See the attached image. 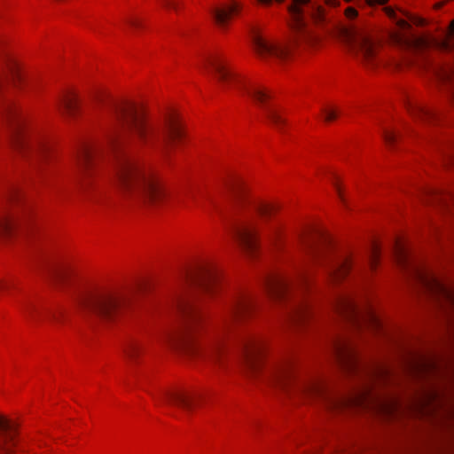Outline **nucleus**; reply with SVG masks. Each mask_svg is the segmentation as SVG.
<instances>
[{
    "label": "nucleus",
    "instance_id": "f257e3e1",
    "mask_svg": "<svg viewBox=\"0 0 454 454\" xmlns=\"http://www.w3.org/2000/svg\"><path fill=\"white\" fill-rule=\"evenodd\" d=\"M111 128L107 133L108 146L114 153L113 184L121 194L157 202L165 196L155 174L135 156L123 152L121 145L129 135L147 148L159 151L168 159L170 142L181 138L183 128L176 117L164 122L147 119L144 110L133 103L111 104L108 109Z\"/></svg>",
    "mask_w": 454,
    "mask_h": 454
},
{
    "label": "nucleus",
    "instance_id": "f03ea898",
    "mask_svg": "<svg viewBox=\"0 0 454 454\" xmlns=\"http://www.w3.org/2000/svg\"><path fill=\"white\" fill-rule=\"evenodd\" d=\"M242 356L247 368L253 374H260L270 384L283 389L294 385V390L307 397H320L331 409L346 405L367 406L376 403L372 395V383L387 377L385 368L362 362L350 342L340 336L332 337L329 348L340 365L348 373L358 375L362 386L350 398L343 399L327 394L324 384L317 380H296L294 364L289 358L264 361V340L254 334L242 337Z\"/></svg>",
    "mask_w": 454,
    "mask_h": 454
},
{
    "label": "nucleus",
    "instance_id": "7ed1b4c3",
    "mask_svg": "<svg viewBox=\"0 0 454 454\" xmlns=\"http://www.w3.org/2000/svg\"><path fill=\"white\" fill-rule=\"evenodd\" d=\"M254 306L246 293L235 294L229 301L222 318L220 329L208 326L200 306L192 301L178 299L175 305L177 325L165 334L169 345L180 346L188 352L215 360L222 352L224 332L231 324L241 320Z\"/></svg>",
    "mask_w": 454,
    "mask_h": 454
},
{
    "label": "nucleus",
    "instance_id": "20e7f679",
    "mask_svg": "<svg viewBox=\"0 0 454 454\" xmlns=\"http://www.w3.org/2000/svg\"><path fill=\"white\" fill-rule=\"evenodd\" d=\"M205 67L212 71L223 90H237L242 94L251 98L260 107L262 108L265 117L275 129L282 132L286 121L282 117L279 111L268 104L270 95L269 91L247 81L239 74L231 69L220 58L210 56L205 60Z\"/></svg>",
    "mask_w": 454,
    "mask_h": 454
},
{
    "label": "nucleus",
    "instance_id": "39448f33",
    "mask_svg": "<svg viewBox=\"0 0 454 454\" xmlns=\"http://www.w3.org/2000/svg\"><path fill=\"white\" fill-rule=\"evenodd\" d=\"M74 302L84 318L103 322L115 321L132 306L130 294L108 288L78 291Z\"/></svg>",
    "mask_w": 454,
    "mask_h": 454
},
{
    "label": "nucleus",
    "instance_id": "423d86ee",
    "mask_svg": "<svg viewBox=\"0 0 454 454\" xmlns=\"http://www.w3.org/2000/svg\"><path fill=\"white\" fill-rule=\"evenodd\" d=\"M301 242L308 260L325 265L331 281L336 282L345 277L355 263L351 254L332 253L330 240L321 234L304 235Z\"/></svg>",
    "mask_w": 454,
    "mask_h": 454
},
{
    "label": "nucleus",
    "instance_id": "0eeeda50",
    "mask_svg": "<svg viewBox=\"0 0 454 454\" xmlns=\"http://www.w3.org/2000/svg\"><path fill=\"white\" fill-rule=\"evenodd\" d=\"M4 118L10 128L12 146L22 154H35L43 158L49 151V147L41 138L32 137L25 130L24 119L16 106L7 100L3 108Z\"/></svg>",
    "mask_w": 454,
    "mask_h": 454
},
{
    "label": "nucleus",
    "instance_id": "6e6552de",
    "mask_svg": "<svg viewBox=\"0 0 454 454\" xmlns=\"http://www.w3.org/2000/svg\"><path fill=\"white\" fill-rule=\"evenodd\" d=\"M104 157L103 147L91 141L82 142L75 153L76 185L81 192L86 193L97 186L98 164Z\"/></svg>",
    "mask_w": 454,
    "mask_h": 454
},
{
    "label": "nucleus",
    "instance_id": "1a4fd4ad",
    "mask_svg": "<svg viewBox=\"0 0 454 454\" xmlns=\"http://www.w3.org/2000/svg\"><path fill=\"white\" fill-rule=\"evenodd\" d=\"M221 216L228 222L230 231L243 248L253 254L258 246V231L254 223L251 220H239L222 209L217 208Z\"/></svg>",
    "mask_w": 454,
    "mask_h": 454
},
{
    "label": "nucleus",
    "instance_id": "9d476101",
    "mask_svg": "<svg viewBox=\"0 0 454 454\" xmlns=\"http://www.w3.org/2000/svg\"><path fill=\"white\" fill-rule=\"evenodd\" d=\"M294 284L293 292L284 301L290 302L289 317L294 322L305 320L310 314V306L301 297V292L309 285V276L305 265L299 270L296 279H292Z\"/></svg>",
    "mask_w": 454,
    "mask_h": 454
},
{
    "label": "nucleus",
    "instance_id": "9b49d317",
    "mask_svg": "<svg viewBox=\"0 0 454 454\" xmlns=\"http://www.w3.org/2000/svg\"><path fill=\"white\" fill-rule=\"evenodd\" d=\"M333 306L338 313L357 325L362 324L361 320H363L374 329H380L381 327V322L378 316L372 310H367L364 313L362 312L356 301L351 296H337L334 300Z\"/></svg>",
    "mask_w": 454,
    "mask_h": 454
},
{
    "label": "nucleus",
    "instance_id": "f8f14e48",
    "mask_svg": "<svg viewBox=\"0 0 454 454\" xmlns=\"http://www.w3.org/2000/svg\"><path fill=\"white\" fill-rule=\"evenodd\" d=\"M288 12L296 26L301 29L306 26L307 16L317 24L324 23L326 20L324 8L312 4L310 0H293V4L288 6Z\"/></svg>",
    "mask_w": 454,
    "mask_h": 454
},
{
    "label": "nucleus",
    "instance_id": "ddd939ff",
    "mask_svg": "<svg viewBox=\"0 0 454 454\" xmlns=\"http://www.w3.org/2000/svg\"><path fill=\"white\" fill-rule=\"evenodd\" d=\"M27 80L25 73L15 59L0 51V93L12 83L18 87Z\"/></svg>",
    "mask_w": 454,
    "mask_h": 454
},
{
    "label": "nucleus",
    "instance_id": "4468645a",
    "mask_svg": "<svg viewBox=\"0 0 454 454\" xmlns=\"http://www.w3.org/2000/svg\"><path fill=\"white\" fill-rule=\"evenodd\" d=\"M294 286V284L292 282V278L282 273H270L264 278L266 292L275 301H285L286 297L293 292Z\"/></svg>",
    "mask_w": 454,
    "mask_h": 454
},
{
    "label": "nucleus",
    "instance_id": "2eb2a0df",
    "mask_svg": "<svg viewBox=\"0 0 454 454\" xmlns=\"http://www.w3.org/2000/svg\"><path fill=\"white\" fill-rule=\"evenodd\" d=\"M352 51L360 55L366 65L375 66L380 62L375 42L366 35H353L346 33Z\"/></svg>",
    "mask_w": 454,
    "mask_h": 454
},
{
    "label": "nucleus",
    "instance_id": "dca6fc26",
    "mask_svg": "<svg viewBox=\"0 0 454 454\" xmlns=\"http://www.w3.org/2000/svg\"><path fill=\"white\" fill-rule=\"evenodd\" d=\"M251 38L254 51L262 58H272L279 60H285L290 54L288 47L267 41L262 36L256 27L252 28Z\"/></svg>",
    "mask_w": 454,
    "mask_h": 454
},
{
    "label": "nucleus",
    "instance_id": "f3484780",
    "mask_svg": "<svg viewBox=\"0 0 454 454\" xmlns=\"http://www.w3.org/2000/svg\"><path fill=\"white\" fill-rule=\"evenodd\" d=\"M416 278L422 287L431 295L439 300H444L454 305V291L433 275H428L419 270H415Z\"/></svg>",
    "mask_w": 454,
    "mask_h": 454
},
{
    "label": "nucleus",
    "instance_id": "a211bd4d",
    "mask_svg": "<svg viewBox=\"0 0 454 454\" xmlns=\"http://www.w3.org/2000/svg\"><path fill=\"white\" fill-rule=\"evenodd\" d=\"M401 31L393 35L394 43L404 50L415 51L427 47L429 42L427 39L419 37L412 34L411 25L404 20L398 21Z\"/></svg>",
    "mask_w": 454,
    "mask_h": 454
},
{
    "label": "nucleus",
    "instance_id": "6ab92c4d",
    "mask_svg": "<svg viewBox=\"0 0 454 454\" xmlns=\"http://www.w3.org/2000/svg\"><path fill=\"white\" fill-rule=\"evenodd\" d=\"M17 425L0 415V454H14L16 446Z\"/></svg>",
    "mask_w": 454,
    "mask_h": 454
},
{
    "label": "nucleus",
    "instance_id": "aec40b11",
    "mask_svg": "<svg viewBox=\"0 0 454 454\" xmlns=\"http://www.w3.org/2000/svg\"><path fill=\"white\" fill-rule=\"evenodd\" d=\"M199 396L180 391H163L160 400L168 405L177 406L186 412H192Z\"/></svg>",
    "mask_w": 454,
    "mask_h": 454
},
{
    "label": "nucleus",
    "instance_id": "412c9836",
    "mask_svg": "<svg viewBox=\"0 0 454 454\" xmlns=\"http://www.w3.org/2000/svg\"><path fill=\"white\" fill-rule=\"evenodd\" d=\"M219 278L215 266L206 264L201 266L195 276V282L205 292H210Z\"/></svg>",
    "mask_w": 454,
    "mask_h": 454
},
{
    "label": "nucleus",
    "instance_id": "4be33fe9",
    "mask_svg": "<svg viewBox=\"0 0 454 454\" xmlns=\"http://www.w3.org/2000/svg\"><path fill=\"white\" fill-rule=\"evenodd\" d=\"M241 6L239 3L236 1H231L230 3L221 7H215L211 12L215 23L220 27H224L232 15L237 14Z\"/></svg>",
    "mask_w": 454,
    "mask_h": 454
},
{
    "label": "nucleus",
    "instance_id": "5701e85b",
    "mask_svg": "<svg viewBox=\"0 0 454 454\" xmlns=\"http://www.w3.org/2000/svg\"><path fill=\"white\" fill-rule=\"evenodd\" d=\"M433 72L454 99V65H437L433 67Z\"/></svg>",
    "mask_w": 454,
    "mask_h": 454
},
{
    "label": "nucleus",
    "instance_id": "b1692460",
    "mask_svg": "<svg viewBox=\"0 0 454 454\" xmlns=\"http://www.w3.org/2000/svg\"><path fill=\"white\" fill-rule=\"evenodd\" d=\"M57 106L59 109L63 108L67 115L70 118L74 117L79 111L77 99L68 96H62L58 98Z\"/></svg>",
    "mask_w": 454,
    "mask_h": 454
},
{
    "label": "nucleus",
    "instance_id": "393cba45",
    "mask_svg": "<svg viewBox=\"0 0 454 454\" xmlns=\"http://www.w3.org/2000/svg\"><path fill=\"white\" fill-rule=\"evenodd\" d=\"M47 274L51 281L59 288L68 280L67 272L64 269L56 265L49 266L47 269Z\"/></svg>",
    "mask_w": 454,
    "mask_h": 454
},
{
    "label": "nucleus",
    "instance_id": "a878e982",
    "mask_svg": "<svg viewBox=\"0 0 454 454\" xmlns=\"http://www.w3.org/2000/svg\"><path fill=\"white\" fill-rule=\"evenodd\" d=\"M409 111L411 114L417 119L421 120L422 121H431L435 118L434 113L426 107L425 106H422L420 104L415 103V104H410Z\"/></svg>",
    "mask_w": 454,
    "mask_h": 454
},
{
    "label": "nucleus",
    "instance_id": "bb28decb",
    "mask_svg": "<svg viewBox=\"0 0 454 454\" xmlns=\"http://www.w3.org/2000/svg\"><path fill=\"white\" fill-rule=\"evenodd\" d=\"M229 191L231 192L232 204L234 207H238L246 202L245 190L239 182H234L230 184Z\"/></svg>",
    "mask_w": 454,
    "mask_h": 454
},
{
    "label": "nucleus",
    "instance_id": "cd10ccee",
    "mask_svg": "<svg viewBox=\"0 0 454 454\" xmlns=\"http://www.w3.org/2000/svg\"><path fill=\"white\" fill-rule=\"evenodd\" d=\"M144 350V344L137 340H131L125 347L124 353L130 362H136L138 355Z\"/></svg>",
    "mask_w": 454,
    "mask_h": 454
},
{
    "label": "nucleus",
    "instance_id": "c85d7f7f",
    "mask_svg": "<svg viewBox=\"0 0 454 454\" xmlns=\"http://www.w3.org/2000/svg\"><path fill=\"white\" fill-rule=\"evenodd\" d=\"M18 224L19 221L6 213L0 214V231L10 232Z\"/></svg>",
    "mask_w": 454,
    "mask_h": 454
},
{
    "label": "nucleus",
    "instance_id": "c756f323",
    "mask_svg": "<svg viewBox=\"0 0 454 454\" xmlns=\"http://www.w3.org/2000/svg\"><path fill=\"white\" fill-rule=\"evenodd\" d=\"M453 37H454V20L450 24V27L448 29V34H447V38H445L442 41H439V42H435V43L440 48H442L443 50H450L453 45V43H452Z\"/></svg>",
    "mask_w": 454,
    "mask_h": 454
},
{
    "label": "nucleus",
    "instance_id": "7c9ffc66",
    "mask_svg": "<svg viewBox=\"0 0 454 454\" xmlns=\"http://www.w3.org/2000/svg\"><path fill=\"white\" fill-rule=\"evenodd\" d=\"M254 210L262 217H268L274 210L273 207L265 203H256Z\"/></svg>",
    "mask_w": 454,
    "mask_h": 454
},
{
    "label": "nucleus",
    "instance_id": "2f4dec72",
    "mask_svg": "<svg viewBox=\"0 0 454 454\" xmlns=\"http://www.w3.org/2000/svg\"><path fill=\"white\" fill-rule=\"evenodd\" d=\"M322 113L325 121H332L335 120L340 114V111L334 107L323 108Z\"/></svg>",
    "mask_w": 454,
    "mask_h": 454
},
{
    "label": "nucleus",
    "instance_id": "473e14b6",
    "mask_svg": "<svg viewBox=\"0 0 454 454\" xmlns=\"http://www.w3.org/2000/svg\"><path fill=\"white\" fill-rule=\"evenodd\" d=\"M22 311L27 317L31 318L36 317L37 314H39L37 308L31 303H25L22 305Z\"/></svg>",
    "mask_w": 454,
    "mask_h": 454
},
{
    "label": "nucleus",
    "instance_id": "72a5a7b5",
    "mask_svg": "<svg viewBox=\"0 0 454 454\" xmlns=\"http://www.w3.org/2000/svg\"><path fill=\"white\" fill-rule=\"evenodd\" d=\"M383 137L388 145H393L398 138V134L394 130L385 129Z\"/></svg>",
    "mask_w": 454,
    "mask_h": 454
},
{
    "label": "nucleus",
    "instance_id": "f704fd0d",
    "mask_svg": "<svg viewBox=\"0 0 454 454\" xmlns=\"http://www.w3.org/2000/svg\"><path fill=\"white\" fill-rule=\"evenodd\" d=\"M397 260L399 262V263L403 264V265H405L406 264V254H405V251L403 247H398L397 248Z\"/></svg>",
    "mask_w": 454,
    "mask_h": 454
},
{
    "label": "nucleus",
    "instance_id": "c9c22d12",
    "mask_svg": "<svg viewBox=\"0 0 454 454\" xmlns=\"http://www.w3.org/2000/svg\"><path fill=\"white\" fill-rule=\"evenodd\" d=\"M334 186H335V190H336V192L338 194V197L340 199V200L343 203V204H346V200H345V197H344V194L342 192V190L340 188V186L339 185L338 182L335 181L334 182Z\"/></svg>",
    "mask_w": 454,
    "mask_h": 454
},
{
    "label": "nucleus",
    "instance_id": "e433bc0d",
    "mask_svg": "<svg viewBox=\"0 0 454 454\" xmlns=\"http://www.w3.org/2000/svg\"><path fill=\"white\" fill-rule=\"evenodd\" d=\"M378 255H379V249H378L377 247H374L373 250L372 252L371 257H370V264H371L372 267L374 266Z\"/></svg>",
    "mask_w": 454,
    "mask_h": 454
},
{
    "label": "nucleus",
    "instance_id": "4c0bfd02",
    "mask_svg": "<svg viewBox=\"0 0 454 454\" xmlns=\"http://www.w3.org/2000/svg\"><path fill=\"white\" fill-rule=\"evenodd\" d=\"M411 62V60L408 59V58H403L402 60H395L393 65L396 67V68H401V67L403 66V64H405V65H409Z\"/></svg>",
    "mask_w": 454,
    "mask_h": 454
},
{
    "label": "nucleus",
    "instance_id": "58836bf2",
    "mask_svg": "<svg viewBox=\"0 0 454 454\" xmlns=\"http://www.w3.org/2000/svg\"><path fill=\"white\" fill-rule=\"evenodd\" d=\"M415 366L418 367V370L419 369L424 370V369H427V367H430L431 364L427 362H421V363L419 362V364H416Z\"/></svg>",
    "mask_w": 454,
    "mask_h": 454
},
{
    "label": "nucleus",
    "instance_id": "ea45409f",
    "mask_svg": "<svg viewBox=\"0 0 454 454\" xmlns=\"http://www.w3.org/2000/svg\"><path fill=\"white\" fill-rule=\"evenodd\" d=\"M370 4H384L387 0H367Z\"/></svg>",
    "mask_w": 454,
    "mask_h": 454
},
{
    "label": "nucleus",
    "instance_id": "a19ab883",
    "mask_svg": "<svg viewBox=\"0 0 454 454\" xmlns=\"http://www.w3.org/2000/svg\"><path fill=\"white\" fill-rule=\"evenodd\" d=\"M129 24L134 27H137L140 26L139 22L137 20H131L129 21Z\"/></svg>",
    "mask_w": 454,
    "mask_h": 454
},
{
    "label": "nucleus",
    "instance_id": "79ce46f5",
    "mask_svg": "<svg viewBox=\"0 0 454 454\" xmlns=\"http://www.w3.org/2000/svg\"><path fill=\"white\" fill-rule=\"evenodd\" d=\"M349 14H352L353 16L356 15V11L353 8L348 9Z\"/></svg>",
    "mask_w": 454,
    "mask_h": 454
},
{
    "label": "nucleus",
    "instance_id": "37998d69",
    "mask_svg": "<svg viewBox=\"0 0 454 454\" xmlns=\"http://www.w3.org/2000/svg\"><path fill=\"white\" fill-rule=\"evenodd\" d=\"M271 232H272V235L277 236V235H278V228H277V227H275V228L272 230V231H271Z\"/></svg>",
    "mask_w": 454,
    "mask_h": 454
},
{
    "label": "nucleus",
    "instance_id": "c03bdc74",
    "mask_svg": "<svg viewBox=\"0 0 454 454\" xmlns=\"http://www.w3.org/2000/svg\"><path fill=\"white\" fill-rule=\"evenodd\" d=\"M11 286V285H8V284H0V288H9Z\"/></svg>",
    "mask_w": 454,
    "mask_h": 454
},
{
    "label": "nucleus",
    "instance_id": "a18cd8bd",
    "mask_svg": "<svg viewBox=\"0 0 454 454\" xmlns=\"http://www.w3.org/2000/svg\"><path fill=\"white\" fill-rule=\"evenodd\" d=\"M49 317H52L54 319L57 318V315L55 313H53V312H51V311H49Z\"/></svg>",
    "mask_w": 454,
    "mask_h": 454
},
{
    "label": "nucleus",
    "instance_id": "49530a36",
    "mask_svg": "<svg viewBox=\"0 0 454 454\" xmlns=\"http://www.w3.org/2000/svg\"><path fill=\"white\" fill-rule=\"evenodd\" d=\"M17 194H18L17 191H14V192H12V196H13V197H14V196H16Z\"/></svg>",
    "mask_w": 454,
    "mask_h": 454
}]
</instances>
